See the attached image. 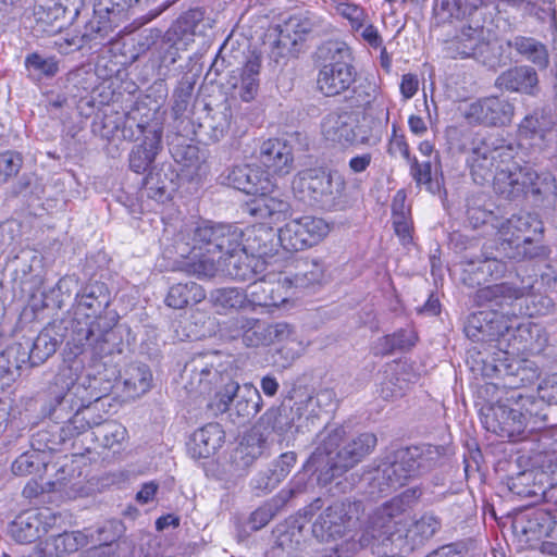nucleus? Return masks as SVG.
I'll use <instances>...</instances> for the list:
<instances>
[{"label":"nucleus","mask_w":557,"mask_h":557,"mask_svg":"<svg viewBox=\"0 0 557 557\" xmlns=\"http://www.w3.org/2000/svg\"><path fill=\"white\" fill-rule=\"evenodd\" d=\"M485 0H434L433 14L437 25L454 20H471L481 15Z\"/></svg>","instance_id":"nucleus-28"},{"label":"nucleus","mask_w":557,"mask_h":557,"mask_svg":"<svg viewBox=\"0 0 557 557\" xmlns=\"http://www.w3.org/2000/svg\"><path fill=\"white\" fill-rule=\"evenodd\" d=\"M297 38L290 36L288 29H280L275 39L270 44L269 58L275 64H284L297 52Z\"/></svg>","instance_id":"nucleus-59"},{"label":"nucleus","mask_w":557,"mask_h":557,"mask_svg":"<svg viewBox=\"0 0 557 557\" xmlns=\"http://www.w3.org/2000/svg\"><path fill=\"white\" fill-rule=\"evenodd\" d=\"M324 138L341 146H349L357 143H369V136L361 131L357 116L348 111H333L326 114L321 123Z\"/></svg>","instance_id":"nucleus-18"},{"label":"nucleus","mask_w":557,"mask_h":557,"mask_svg":"<svg viewBox=\"0 0 557 557\" xmlns=\"http://www.w3.org/2000/svg\"><path fill=\"white\" fill-rule=\"evenodd\" d=\"M512 398L516 399L515 405L518 406L519 409L523 411V413H525L527 425L529 423L533 424L528 433V436H531L532 433H535L534 431L536 429H541V426L537 425L540 422L545 425L550 406L544 399L535 398L533 396L524 397L521 394L512 396Z\"/></svg>","instance_id":"nucleus-42"},{"label":"nucleus","mask_w":557,"mask_h":557,"mask_svg":"<svg viewBox=\"0 0 557 557\" xmlns=\"http://www.w3.org/2000/svg\"><path fill=\"white\" fill-rule=\"evenodd\" d=\"M399 505L391 500L377 507L369 517L368 523L360 536L368 540L367 548L374 546L375 542H381V549L391 544V548L398 550V545L403 543L404 513Z\"/></svg>","instance_id":"nucleus-10"},{"label":"nucleus","mask_w":557,"mask_h":557,"mask_svg":"<svg viewBox=\"0 0 557 557\" xmlns=\"http://www.w3.org/2000/svg\"><path fill=\"white\" fill-rule=\"evenodd\" d=\"M245 232L234 224H223L215 253L227 256L244 250Z\"/></svg>","instance_id":"nucleus-61"},{"label":"nucleus","mask_w":557,"mask_h":557,"mask_svg":"<svg viewBox=\"0 0 557 557\" xmlns=\"http://www.w3.org/2000/svg\"><path fill=\"white\" fill-rule=\"evenodd\" d=\"M66 9L58 2L47 0L34 8V29L37 33L54 35L66 24Z\"/></svg>","instance_id":"nucleus-33"},{"label":"nucleus","mask_w":557,"mask_h":557,"mask_svg":"<svg viewBox=\"0 0 557 557\" xmlns=\"http://www.w3.org/2000/svg\"><path fill=\"white\" fill-rule=\"evenodd\" d=\"M519 134L532 140V146L540 150H557V114L550 109H543L525 116L519 125Z\"/></svg>","instance_id":"nucleus-21"},{"label":"nucleus","mask_w":557,"mask_h":557,"mask_svg":"<svg viewBox=\"0 0 557 557\" xmlns=\"http://www.w3.org/2000/svg\"><path fill=\"white\" fill-rule=\"evenodd\" d=\"M521 449L530 454L529 459L536 471L543 472L553 481L555 480L554 475H557V450L536 449V444L531 441H528V446Z\"/></svg>","instance_id":"nucleus-53"},{"label":"nucleus","mask_w":557,"mask_h":557,"mask_svg":"<svg viewBox=\"0 0 557 557\" xmlns=\"http://www.w3.org/2000/svg\"><path fill=\"white\" fill-rule=\"evenodd\" d=\"M224 223L203 222L181 231L174 239V249L180 260H197L215 255L221 228Z\"/></svg>","instance_id":"nucleus-11"},{"label":"nucleus","mask_w":557,"mask_h":557,"mask_svg":"<svg viewBox=\"0 0 557 557\" xmlns=\"http://www.w3.org/2000/svg\"><path fill=\"white\" fill-rule=\"evenodd\" d=\"M240 332L243 343L248 347L268 345L267 322L253 318H240L235 322Z\"/></svg>","instance_id":"nucleus-50"},{"label":"nucleus","mask_w":557,"mask_h":557,"mask_svg":"<svg viewBox=\"0 0 557 557\" xmlns=\"http://www.w3.org/2000/svg\"><path fill=\"white\" fill-rule=\"evenodd\" d=\"M508 46L541 67L546 66L548 62V54L545 46L534 38L516 36L508 41Z\"/></svg>","instance_id":"nucleus-49"},{"label":"nucleus","mask_w":557,"mask_h":557,"mask_svg":"<svg viewBox=\"0 0 557 557\" xmlns=\"http://www.w3.org/2000/svg\"><path fill=\"white\" fill-rule=\"evenodd\" d=\"M176 178L177 174L172 170L171 165L163 164L159 169H150L144 183L150 197L162 200L176 189Z\"/></svg>","instance_id":"nucleus-39"},{"label":"nucleus","mask_w":557,"mask_h":557,"mask_svg":"<svg viewBox=\"0 0 557 557\" xmlns=\"http://www.w3.org/2000/svg\"><path fill=\"white\" fill-rule=\"evenodd\" d=\"M517 535L527 543L539 541L544 536L557 540V520L550 511L532 509L517 516L512 523Z\"/></svg>","instance_id":"nucleus-22"},{"label":"nucleus","mask_w":557,"mask_h":557,"mask_svg":"<svg viewBox=\"0 0 557 557\" xmlns=\"http://www.w3.org/2000/svg\"><path fill=\"white\" fill-rule=\"evenodd\" d=\"M226 180L235 189L256 197L270 193L274 186L269 173L249 164L234 166L230 170Z\"/></svg>","instance_id":"nucleus-25"},{"label":"nucleus","mask_w":557,"mask_h":557,"mask_svg":"<svg viewBox=\"0 0 557 557\" xmlns=\"http://www.w3.org/2000/svg\"><path fill=\"white\" fill-rule=\"evenodd\" d=\"M84 385L75 384L69 369L62 370L55 374L53 379V386L51 387V395L55 403L52 408L53 412L58 409H65L72 403V394H77Z\"/></svg>","instance_id":"nucleus-45"},{"label":"nucleus","mask_w":557,"mask_h":557,"mask_svg":"<svg viewBox=\"0 0 557 557\" xmlns=\"http://www.w3.org/2000/svg\"><path fill=\"white\" fill-rule=\"evenodd\" d=\"M498 240L496 245V253L500 258H507L509 260L521 261L528 256H531L529 246L533 243L532 236H520L516 237L510 235L498 234Z\"/></svg>","instance_id":"nucleus-46"},{"label":"nucleus","mask_w":557,"mask_h":557,"mask_svg":"<svg viewBox=\"0 0 557 557\" xmlns=\"http://www.w3.org/2000/svg\"><path fill=\"white\" fill-rule=\"evenodd\" d=\"M262 398L259 391L251 384L239 386L237 382L228 381L218 391L208 404L212 414L227 413L234 424H244L261 409Z\"/></svg>","instance_id":"nucleus-5"},{"label":"nucleus","mask_w":557,"mask_h":557,"mask_svg":"<svg viewBox=\"0 0 557 557\" xmlns=\"http://www.w3.org/2000/svg\"><path fill=\"white\" fill-rule=\"evenodd\" d=\"M94 321L90 322L84 332L83 337H78L77 342L81 346H88L92 354L97 357H104L111 355L116 346L117 336L114 332V326L117 323L119 315L114 310L109 308L99 315H90Z\"/></svg>","instance_id":"nucleus-16"},{"label":"nucleus","mask_w":557,"mask_h":557,"mask_svg":"<svg viewBox=\"0 0 557 557\" xmlns=\"http://www.w3.org/2000/svg\"><path fill=\"white\" fill-rule=\"evenodd\" d=\"M442 528L441 519L432 512H425L408 528L404 529L403 543L398 545V553H411L422 547Z\"/></svg>","instance_id":"nucleus-26"},{"label":"nucleus","mask_w":557,"mask_h":557,"mask_svg":"<svg viewBox=\"0 0 557 557\" xmlns=\"http://www.w3.org/2000/svg\"><path fill=\"white\" fill-rule=\"evenodd\" d=\"M111 302V293L106 283L94 281L76 294L75 313L87 318L104 312Z\"/></svg>","instance_id":"nucleus-27"},{"label":"nucleus","mask_w":557,"mask_h":557,"mask_svg":"<svg viewBox=\"0 0 557 557\" xmlns=\"http://www.w3.org/2000/svg\"><path fill=\"white\" fill-rule=\"evenodd\" d=\"M496 84L507 90L530 94L537 84V74L533 67L519 66L503 73Z\"/></svg>","instance_id":"nucleus-41"},{"label":"nucleus","mask_w":557,"mask_h":557,"mask_svg":"<svg viewBox=\"0 0 557 557\" xmlns=\"http://www.w3.org/2000/svg\"><path fill=\"white\" fill-rule=\"evenodd\" d=\"M267 194H260L252 199L248 205V212L260 220L269 221L270 223H276L284 220L290 210V205L286 199L271 196Z\"/></svg>","instance_id":"nucleus-37"},{"label":"nucleus","mask_w":557,"mask_h":557,"mask_svg":"<svg viewBox=\"0 0 557 557\" xmlns=\"http://www.w3.org/2000/svg\"><path fill=\"white\" fill-rule=\"evenodd\" d=\"M152 373L145 363L134 362L125 371L124 385L137 395L147 393L151 387Z\"/></svg>","instance_id":"nucleus-55"},{"label":"nucleus","mask_w":557,"mask_h":557,"mask_svg":"<svg viewBox=\"0 0 557 557\" xmlns=\"http://www.w3.org/2000/svg\"><path fill=\"white\" fill-rule=\"evenodd\" d=\"M275 234L272 228L263 225L247 228L244 237V250L250 255L264 256L273 250V239Z\"/></svg>","instance_id":"nucleus-47"},{"label":"nucleus","mask_w":557,"mask_h":557,"mask_svg":"<svg viewBox=\"0 0 557 557\" xmlns=\"http://www.w3.org/2000/svg\"><path fill=\"white\" fill-rule=\"evenodd\" d=\"M549 480L548 475L533 467L511 478L508 486L512 494L519 497L539 500L543 499Z\"/></svg>","instance_id":"nucleus-34"},{"label":"nucleus","mask_w":557,"mask_h":557,"mask_svg":"<svg viewBox=\"0 0 557 557\" xmlns=\"http://www.w3.org/2000/svg\"><path fill=\"white\" fill-rule=\"evenodd\" d=\"M469 21L470 23L463 26L459 34L445 41V51L454 59L476 58L487 49L490 30L481 24L478 16Z\"/></svg>","instance_id":"nucleus-20"},{"label":"nucleus","mask_w":557,"mask_h":557,"mask_svg":"<svg viewBox=\"0 0 557 557\" xmlns=\"http://www.w3.org/2000/svg\"><path fill=\"white\" fill-rule=\"evenodd\" d=\"M535 280L529 275L521 277L518 273L509 281L479 288L473 295V302L479 306L503 308L530 295Z\"/></svg>","instance_id":"nucleus-15"},{"label":"nucleus","mask_w":557,"mask_h":557,"mask_svg":"<svg viewBox=\"0 0 557 557\" xmlns=\"http://www.w3.org/2000/svg\"><path fill=\"white\" fill-rule=\"evenodd\" d=\"M255 257L249 251L239 250L225 257H201L197 260H177L176 270L197 277H213L218 273L233 280L248 281L255 277Z\"/></svg>","instance_id":"nucleus-6"},{"label":"nucleus","mask_w":557,"mask_h":557,"mask_svg":"<svg viewBox=\"0 0 557 557\" xmlns=\"http://www.w3.org/2000/svg\"><path fill=\"white\" fill-rule=\"evenodd\" d=\"M231 121L232 110L226 103H222L215 109H209L205 124L200 126L207 129L213 141H219L228 133Z\"/></svg>","instance_id":"nucleus-48"},{"label":"nucleus","mask_w":557,"mask_h":557,"mask_svg":"<svg viewBox=\"0 0 557 557\" xmlns=\"http://www.w3.org/2000/svg\"><path fill=\"white\" fill-rule=\"evenodd\" d=\"M483 423L488 432L511 442H522L528 446L530 436L525 434V413L515 404L512 406L498 401L487 408Z\"/></svg>","instance_id":"nucleus-14"},{"label":"nucleus","mask_w":557,"mask_h":557,"mask_svg":"<svg viewBox=\"0 0 557 557\" xmlns=\"http://www.w3.org/2000/svg\"><path fill=\"white\" fill-rule=\"evenodd\" d=\"M321 63L317 86L326 97H335L349 90L356 82V70L351 64V53L345 42L330 40L317 50Z\"/></svg>","instance_id":"nucleus-3"},{"label":"nucleus","mask_w":557,"mask_h":557,"mask_svg":"<svg viewBox=\"0 0 557 557\" xmlns=\"http://www.w3.org/2000/svg\"><path fill=\"white\" fill-rule=\"evenodd\" d=\"M225 434L219 423H208L191 435L187 449L195 459L209 458L222 447Z\"/></svg>","instance_id":"nucleus-30"},{"label":"nucleus","mask_w":557,"mask_h":557,"mask_svg":"<svg viewBox=\"0 0 557 557\" xmlns=\"http://www.w3.org/2000/svg\"><path fill=\"white\" fill-rule=\"evenodd\" d=\"M87 429H91L95 440L103 447L120 453L127 440V430L114 420H101V417H86L85 412H76L70 421L61 428L62 441L70 440Z\"/></svg>","instance_id":"nucleus-9"},{"label":"nucleus","mask_w":557,"mask_h":557,"mask_svg":"<svg viewBox=\"0 0 557 557\" xmlns=\"http://www.w3.org/2000/svg\"><path fill=\"white\" fill-rule=\"evenodd\" d=\"M123 137L143 143L133 147L129 152V169L136 173H144L151 169L157 154L162 149V126L157 121L138 122L136 112H129L122 129Z\"/></svg>","instance_id":"nucleus-7"},{"label":"nucleus","mask_w":557,"mask_h":557,"mask_svg":"<svg viewBox=\"0 0 557 557\" xmlns=\"http://www.w3.org/2000/svg\"><path fill=\"white\" fill-rule=\"evenodd\" d=\"M444 451L442 446L421 445L389 453L367 478L370 493L386 495L409 479L432 471L442 463Z\"/></svg>","instance_id":"nucleus-2"},{"label":"nucleus","mask_w":557,"mask_h":557,"mask_svg":"<svg viewBox=\"0 0 557 557\" xmlns=\"http://www.w3.org/2000/svg\"><path fill=\"white\" fill-rule=\"evenodd\" d=\"M499 137L485 133L476 132L468 136V141L463 145V150L469 153L468 157H494V150L497 149Z\"/></svg>","instance_id":"nucleus-54"},{"label":"nucleus","mask_w":557,"mask_h":557,"mask_svg":"<svg viewBox=\"0 0 557 557\" xmlns=\"http://www.w3.org/2000/svg\"><path fill=\"white\" fill-rule=\"evenodd\" d=\"M49 509H30L17 515L8 525V534L20 544H30L44 536L55 523Z\"/></svg>","instance_id":"nucleus-19"},{"label":"nucleus","mask_w":557,"mask_h":557,"mask_svg":"<svg viewBox=\"0 0 557 557\" xmlns=\"http://www.w3.org/2000/svg\"><path fill=\"white\" fill-rule=\"evenodd\" d=\"M194 22L188 16H182L164 33L163 45H173L187 48L194 42Z\"/></svg>","instance_id":"nucleus-56"},{"label":"nucleus","mask_w":557,"mask_h":557,"mask_svg":"<svg viewBox=\"0 0 557 557\" xmlns=\"http://www.w3.org/2000/svg\"><path fill=\"white\" fill-rule=\"evenodd\" d=\"M540 222L529 213H520L513 214L511 218L506 221H499L498 224V234L510 235L516 237L520 236H531L530 233H536L541 230Z\"/></svg>","instance_id":"nucleus-52"},{"label":"nucleus","mask_w":557,"mask_h":557,"mask_svg":"<svg viewBox=\"0 0 557 557\" xmlns=\"http://www.w3.org/2000/svg\"><path fill=\"white\" fill-rule=\"evenodd\" d=\"M416 333L411 329H400L393 334L380 337L374 346V354L387 356L395 351H405L414 346Z\"/></svg>","instance_id":"nucleus-44"},{"label":"nucleus","mask_w":557,"mask_h":557,"mask_svg":"<svg viewBox=\"0 0 557 557\" xmlns=\"http://www.w3.org/2000/svg\"><path fill=\"white\" fill-rule=\"evenodd\" d=\"M368 540L349 537L334 547H325L317 553L315 557H355L360 550L367 548Z\"/></svg>","instance_id":"nucleus-63"},{"label":"nucleus","mask_w":557,"mask_h":557,"mask_svg":"<svg viewBox=\"0 0 557 557\" xmlns=\"http://www.w3.org/2000/svg\"><path fill=\"white\" fill-rule=\"evenodd\" d=\"M216 352L199 354L193 357L184 367L183 375L186 377L185 389L194 396L210 394L219 384L230 379L223 374L216 363Z\"/></svg>","instance_id":"nucleus-12"},{"label":"nucleus","mask_w":557,"mask_h":557,"mask_svg":"<svg viewBox=\"0 0 557 557\" xmlns=\"http://www.w3.org/2000/svg\"><path fill=\"white\" fill-rule=\"evenodd\" d=\"M515 113L513 104L499 97H485L471 102L463 116L469 124L487 127H502L511 123Z\"/></svg>","instance_id":"nucleus-17"},{"label":"nucleus","mask_w":557,"mask_h":557,"mask_svg":"<svg viewBox=\"0 0 557 557\" xmlns=\"http://www.w3.org/2000/svg\"><path fill=\"white\" fill-rule=\"evenodd\" d=\"M527 194L549 197L556 195L555 177L549 172L537 173L531 168H525Z\"/></svg>","instance_id":"nucleus-58"},{"label":"nucleus","mask_w":557,"mask_h":557,"mask_svg":"<svg viewBox=\"0 0 557 557\" xmlns=\"http://www.w3.org/2000/svg\"><path fill=\"white\" fill-rule=\"evenodd\" d=\"M298 410L295 411L293 407L285 405L272 407L260 417L258 424L252 430L263 433L267 440L272 433L282 437L294 426Z\"/></svg>","instance_id":"nucleus-32"},{"label":"nucleus","mask_w":557,"mask_h":557,"mask_svg":"<svg viewBox=\"0 0 557 557\" xmlns=\"http://www.w3.org/2000/svg\"><path fill=\"white\" fill-rule=\"evenodd\" d=\"M284 278L281 280H256L248 286V299L255 306L277 307L287 299L283 294Z\"/></svg>","instance_id":"nucleus-35"},{"label":"nucleus","mask_w":557,"mask_h":557,"mask_svg":"<svg viewBox=\"0 0 557 557\" xmlns=\"http://www.w3.org/2000/svg\"><path fill=\"white\" fill-rule=\"evenodd\" d=\"M45 468L46 463L42 460L40 453L33 450L21 454L12 462L11 471L14 475L25 476L37 473Z\"/></svg>","instance_id":"nucleus-64"},{"label":"nucleus","mask_w":557,"mask_h":557,"mask_svg":"<svg viewBox=\"0 0 557 557\" xmlns=\"http://www.w3.org/2000/svg\"><path fill=\"white\" fill-rule=\"evenodd\" d=\"M466 215L469 224L473 228L491 223L494 228L498 227L499 220L494 215V212L484 206V198L482 196H472L467 199Z\"/></svg>","instance_id":"nucleus-57"},{"label":"nucleus","mask_w":557,"mask_h":557,"mask_svg":"<svg viewBox=\"0 0 557 557\" xmlns=\"http://www.w3.org/2000/svg\"><path fill=\"white\" fill-rule=\"evenodd\" d=\"M296 268L297 272L293 275V278L284 276V282H288L289 286L307 288L320 283L323 277V269L314 260H301L297 263Z\"/></svg>","instance_id":"nucleus-51"},{"label":"nucleus","mask_w":557,"mask_h":557,"mask_svg":"<svg viewBox=\"0 0 557 557\" xmlns=\"http://www.w3.org/2000/svg\"><path fill=\"white\" fill-rule=\"evenodd\" d=\"M64 337L61 325L52 324L41 330L33 343H29L28 356L30 367H38L52 357L58 347L63 343Z\"/></svg>","instance_id":"nucleus-31"},{"label":"nucleus","mask_w":557,"mask_h":557,"mask_svg":"<svg viewBox=\"0 0 557 557\" xmlns=\"http://www.w3.org/2000/svg\"><path fill=\"white\" fill-rule=\"evenodd\" d=\"M295 194L322 209H332L344 189V182L323 169H306L293 181Z\"/></svg>","instance_id":"nucleus-8"},{"label":"nucleus","mask_w":557,"mask_h":557,"mask_svg":"<svg viewBox=\"0 0 557 557\" xmlns=\"http://www.w3.org/2000/svg\"><path fill=\"white\" fill-rule=\"evenodd\" d=\"M494 187L507 199H516L527 194L525 168L517 171H500L494 177Z\"/></svg>","instance_id":"nucleus-43"},{"label":"nucleus","mask_w":557,"mask_h":557,"mask_svg":"<svg viewBox=\"0 0 557 557\" xmlns=\"http://www.w3.org/2000/svg\"><path fill=\"white\" fill-rule=\"evenodd\" d=\"M197 83V75L185 73L180 79L173 91L172 110L176 119H178L187 110Z\"/></svg>","instance_id":"nucleus-60"},{"label":"nucleus","mask_w":557,"mask_h":557,"mask_svg":"<svg viewBox=\"0 0 557 557\" xmlns=\"http://www.w3.org/2000/svg\"><path fill=\"white\" fill-rule=\"evenodd\" d=\"M320 443L308 460L314 468L318 481L330 484L347 470L354 468L370 455L377 444L374 433L364 432L345 441L344 426H326L319 435Z\"/></svg>","instance_id":"nucleus-1"},{"label":"nucleus","mask_w":557,"mask_h":557,"mask_svg":"<svg viewBox=\"0 0 557 557\" xmlns=\"http://www.w3.org/2000/svg\"><path fill=\"white\" fill-rule=\"evenodd\" d=\"M260 67V57L251 54L239 70V77L232 76L233 82H228L233 88H238L240 99L246 102L255 99L258 94Z\"/></svg>","instance_id":"nucleus-38"},{"label":"nucleus","mask_w":557,"mask_h":557,"mask_svg":"<svg viewBox=\"0 0 557 557\" xmlns=\"http://www.w3.org/2000/svg\"><path fill=\"white\" fill-rule=\"evenodd\" d=\"M247 299V294L237 287H222L210 293L211 302L220 309L242 308Z\"/></svg>","instance_id":"nucleus-62"},{"label":"nucleus","mask_w":557,"mask_h":557,"mask_svg":"<svg viewBox=\"0 0 557 557\" xmlns=\"http://www.w3.org/2000/svg\"><path fill=\"white\" fill-rule=\"evenodd\" d=\"M364 512L361 500L346 497L333 500L312 523V535L320 542L344 539L359 525Z\"/></svg>","instance_id":"nucleus-4"},{"label":"nucleus","mask_w":557,"mask_h":557,"mask_svg":"<svg viewBox=\"0 0 557 557\" xmlns=\"http://www.w3.org/2000/svg\"><path fill=\"white\" fill-rule=\"evenodd\" d=\"M206 298L203 288L196 282L177 283L169 288L165 304L173 309L195 306Z\"/></svg>","instance_id":"nucleus-40"},{"label":"nucleus","mask_w":557,"mask_h":557,"mask_svg":"<svg viewBox=\"0 0 557 557\" xmlns=\"http://www.w3.org/2000/svg\"><path fill=\"white\" fill-rule=\"evenodd\" d=\"M267 447V436L258 430H251L231 456V465L236 474H244L262 455Z\"/></svg>","instance_id":"nucleus-29"},{"label":"nucleus","mask_w":557,"mask_h":557,"mask_svg":"<svg viewBox=\"0 0 557 557\" xmlns=\"http://www.w3.org/2000/svg\"><path fill=\"white\" fill-rule=\"evenodd\" d=\"M257 158L269 175H286L294 166L292 146L277 138L264 140L259 147Z\"/></svg>","instance_id":"nucleus-24"},{"label":"nucleus","mask_w":557,"mask_h":557,"mask_svg":"<svg viewBox=\"0 0 557 557\" xmlns=\"http://www.w3.org/2000/svg\"><path fill=\"white\" fill-rule=\"evenodd\" d=\"M496 311H479L468 317L465 333L473 342H490L504 336L510 329Z\"/></svg>","instance_id":"nucleus-23"},{"label":"nucleus","mask_w":557,"mask_h":557,"mask_svg":"<svg viewBox=\"0 0 557 557\" xmlns=\"http://www.w3.org/2000/svg\"><path fill=\"white\" fill-rule=\"evenodd\" d=\"M329 232V224L322 218L305 215L281 227L277 239L286 251H301L320 243Z\"/></svg>","instance_id":"nucleus-13"},{"label":"nucleus","mask_w":557,"mask_h":557,"mask_svg":"<svg viewBox=\"0 0 557 557\" xmlns=\"http://www.w3.org/2000/svg\"><path fill=\"white\" fill-rule=\"evenodd\" d=\"M410 381L406 377L404 366L398 362L385 364L379 377V394L384 400L403 397L409 389Z\"/></svg>","instance_id":"nucleus-36"}]
</instances>
